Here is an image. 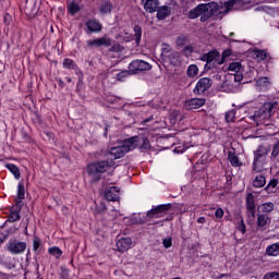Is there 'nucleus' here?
<instances>
[{"mask_svg":"<svg viewBox=\"0 0 279 279\" xmlns=\"http://www.w3.org/2000/svg\"><path fill=\"white\" fill-rule=\"evenodd\" d=\"M214 14H219V3H202L189 12V19L193 20L201 16L202 23H206V21L209 20L210 16H214Z\"/></svg>","mask_w":279,"mask_h":279,"instance_id":"1","label":"nucleus"},{"mask_svg":"<svg viewBox=\"0 0 279 279\" xmlns=\"http://www.w3.org/2000/svg\"><path fill=\"white\" fill-rule=\"evenodd\" d=\"M137 143V137L124 140L118 146H113L109 149L108 158H110V160H119V158H123V156H125L129 151L136 149Z\"/></svg>","mask_w":279,"mask_h":279,"instance_id":"2","label":"nucleus"},{"mask_svg":"<svg viewBox=\"0 0 279 279\" xmlns=\"http://www.w3.org/2000/svg\"><path fill=\"white\" fill-rule=\"evenodd\" d=\"M252 10L250 1L245 0H227L218 4V14H228L229 12H245Z\"/></svg>","mask_w":279,"mask_h":279,"instance_id":"3","label":"nucleus"},{"mask_svg":"<svg viewBox=\"0 0 279 279\" xmlns=\"http://www.w3.org/2000/svg\"><path fill=\"white\" fill-rule=\"evenodd\" d=\"M278 104L276 102H265L259 109L254 111V114H251L248 119L258 123V121H266V119H271L274 114V108H276Z\"/></svg>","mask_w":279,"mask_h":279,"instance_id":"4","label":"nucleus"},{"mask_svg":"<svg viewBox=\"0 0 279 279\" xmlns=\"http://www.w3.org/2000/svg\"><path fill=\"white\" fill-rule=\"evenodd\" d=\"M110 167H114L113 160L93 162L87 166V173L88 175H92V180H94V182H97V180H99V175L96 177L97 173H106Z\"/></svg>","mask_w":279,"mask_h":279,"instance_id":"5","label":"nucleus"},{"mask_svg":"<svg viewBox=\"0 0 279 279\" xmlns=\"http://www.w3.org/2000/svg\"><path fill=\"white\" fill-rule=\"evenodd\" d=\"M228 71H230L229 80H234L235 84L243 82V73L245 68L241 64V61H233L229 64Z\"/></svg>","mask_w":279,"mask_h":279,"instance_id":"6","label":"nucleus"},{"mask_svg":"<svg viewBox=\"0 0 279 279\" xmlns=\"http://www.w3.org/2000/svg\"><path fill=\"white\" fill-rule=\"evenodd\" d=\"M219 58V51L217 50H213L203 54V62H207L205 69H210L211 64H223V60H220Z\"/></svg>","mask_w":279,"mask_h":279,"instance_id":"7","label":"nucleus"},{"mask_svg":"<svg viewBox=\"0 0 279 279\" xmlns=\"http://www.w3.org/2000/svg\"><path fill=\"white\" fill-rule=\"evenodd\" d=\"M7 250L11 254H23L27 250V243L19 240H10L7 244Z\"/></svg>","mask_w":279,"mask_h":279,"instance_id":"8","label":"nucleus"},{"mask_svg":"<svg viewBox=\"0 0 279 279\" xmlns=\"http://www.w3.org/2000/svg\"><path fill=\"white\" fill-rule=\"evenodd\" d=\"M151 64L143 60H134L129 64V71L134 74L141 71H150Z\"/></svg>","mask_w":279,"mask_h":279,"instance_id":"9","label":"nucleus"},{"mask_svg":"<svg viewBox=\"0 0 279 279\" xmlns=\"http://www.w3.org/2000/svg\"><path fill=\"white\" fill-rule=\"evenodd\" d=\"M213 86V80L208 77H202L196 83V86L194 88L195 95H202L208 90Z\"/></svg>","mask_w":279,"mask_h":279,"instance_id":"10","label":"nucleus"},{"mask_svg":"<svg viewBox=\"0 0 279 279\" xmlns=\"http://www.w3.org/2000/svg\"><path fill=\"white\" fill-rule=\"evenodd\" d=\"M87 47H111L112 39L108 36H104L100 38H94L86 41Z\"/></svg>","mask_w":279,"mask_h":279,"instance_id":"11","label":"nucleus"},{"mask_svg":"<svg viewBox=\"0 0 279 279\" xmlns=\"http://www.w3.org/2000/svg\"><path fill=\"white\" fill-rule=\"evenodd\" d=\"M119 195H121V189L117 186H110L105 190V197L108 202L119 201Z\"/></svg>","mask_w":279,"mask_h":279,"instance_id":"12","label":"nucleus"},{"mask_svg":"<svg viewBox=\"0 0 279 279\" xmlns=\"http://www.w3.org/2000/svg\"><path fill=\"white\" fill-rule=\"evenodd\" d=\"M206 105V100L204 98H192L187 99L184 104L186 110H197L202 108V106Z\"/></svg>","mask_w":279,"mask_h":279,"instance_id":"13","label":"nucleus"},{"mask_svg":"<svg viewBox=\"0 0 279 279\" xmlns=\"http://www.w3.org/2000/svg\"><path fill=\"white\" fill-rule=\"evenodd\" d=\"M169 210V205H159L156 208L150 209L147 211L148 219H158L162 217V213Z\"/></svg>","mask_w":279,"mask_h":279,"instance_id":"14","label":"nucleus"},{"mask_svg":"<svg viewBox=\"0 0 279 279\" xmlns=\"http://www.w3.org/2000/svg\"><path fill=\"white\" fill-rule=\"evenodd\" d=\"M86 27L89 34H99V32H101V29L104 28L101 23H99V21L97 20H88L86 22Z\"/></svg>","mask_w":279,"mask_h":279,"instance_id":"15","label":"nucleus"},{"mask_svg":"<svg viewBox=\"0 0 279 279\" xmlns=\"http://www.w3.org/2000/svg\"><path fill=\"white\" fill-rule=\"evenodd\" d=\"M116 247L118 252H128L132 247V240L130 238H121L117 241Z\"/></svg>","mask_w":279,"mask_h":279,"instance_id":"16","label":"nucleus"},{"mask_svg":"<svg viewBox=\"0 0 279 279\" xmlns=\"http://www.w3.org/2000/svg\"><path fill=\"white\" fill-rule=\"evenodd\" d=\"M271 87V81L269 77H260L256 81V88L262 93H266Z\"/></svg>","mask_w":279,"mask_h":279,"instance_id":"17","label":"nucleus"},{"mask_svg":"<svg viewBox=\"0 0 279 279\" xmlns=\"http://www.w3.org/2000/svg\"><path fill=\"white\" fill-rule=\"evenodd\" d=\"M269 154V147L267 146H258V148L254 151L255 160H267V155Z\"/></svg>","mask_w":279,"mask_h":279,"instance_id":"18","label":"nucleus"},{"mask_svg":"<svg viewBox=\"0 0 279 279\" xmlns=\"http://www.w3.org/2000/svg\"><path fill=\"white\" fill-rule=\"evenodd\" d=\"M144 3V9L146 12H149L150 14L156 12L158 10V5H160V2L158 0H142Z\"/></svg>","mask_w":279,"mask_h":279,"instance_id":"19","label":"nucleus"},{"mask_svg":"<svg viewBox=\"0 0 279 279\" xmlns=\"http://www.w3.org/2000/svg\"><path fill=\"white\" fill-rule=\"evenodd\" d=\"M234 80H230V75L228 76V80H226L222 83V90H225V93H234L236 90V87L239 86V83L234 82Z\"/></svg>","mask_w":279,"mask_h":279,"instance_id":"20","label":"nucleus"},{"mask_svg":"<svg viewBox=\"0 0 279 279\" xmlns=\"http://www.w3.org/2000/svg\"><path fill=\"white\" fill-rule=\"evenodd\" d=\"M246 208L251 213L252 217L256 215V204L254 203V195L247 194L246 196Z\"/></svg>","mask_w":279,"mask_h":279,"instance_id":"21","label":"nucleus"},{"mask_svg":"<svg viewBox=\"0 0 279 279\" xmlns=\"http://www.w3.org/2000/svg\"><path fill=\"white\" fill-rule=\"evenodd\" d=\"M133 138H137L136 147L140 146V149H150L151 145L149 144V140L147 137L133 136Z\"/></svg>","mask_w":279,"mask_h":279,"instance_id":"22","label":"nucleus"},{"mask_svg":"<svg viewBox=\"0 0 279 279\" xmlns=\"http://www.w3.org/2000/svg\"><path fill=\"white\" fill-rule=\"evenodd\" d=\"M81 10H82V7H80V2L75 0L68 4V11H69V14H71V16H75V14H77V12H80Z\"/></svg>","mask_w":279,"mask_h":279,"instance_id":"23","label":"nucleus"},{"mask_svg":"<svg viewBox=\"0 0 279 279\" xmlns=\"http://www.w3.org/2000/svg\"><path fill=\"white\" fill-rule=\"evenodd\" d=\"M253 171L255 173H262V171H265V159H254Z\"/></svg>","mask_w":279,"mask_h":279,"instance_id":"24","label":"nucleus"},{"mask_svg":"<svg viewBox=\"0 0 279 279\" xmlns=\"http://www.w3.org/2000/svg\"><path fill=\"white\" fill-rule=\"evenodd\" d=\"M276 205L271 202L264 203L258 206V213H264L265 215H269L274 210Z\"/></svg>","mask_w":279,"mask_h":279,"instance_id":"25","label":"nucleus"},{"mask_svg":"<svg viewBox=\"0 0 279 279\" xmlns=\"http://www.w3.org/2000/svg\"><path fill=\"white\" fill-rule=\"evenodd\" d=\"M169 14H171V9H169V7H161L157 10V19L159 21H165Z\"/></svg>","mask_w":279,"mask_h":279,"instance_id":"26","label":"nucleus"},{"mask_svg":"<svg viewBox=\"0 0 279 279\" xmlns=\"http://www.w3.org/2000/svg\"><path fill=\"white\" fill-rule=\"evenodd\" d=\"M266 184L267 180L265 179V175L259 174L253 180V186L255 189H263V186H265Z\"/></svg>","mask_w":279,"mask_h":279,"instance_id":"27","label":"nucleus"},{"mask_svg":"<svg viewBox=\"0 0 279 279\" xmlns=\"http://www.w3.org/2000/svg\"><path fill=\"white\" fill-rule=\"evenodd\" d=\"M266 254L268 256H279V242H276V243L269 245L266 248Z\"/></svg>","mask_w":279,"mask_h":279,"instance_id":"28","label":"nucleus"},{"mask_svg":"<svg viewBox=\"0 0 279 279\" xmlns=\"http://www.w3.org/2000/svg\"><path fill=\"white\" fill-rule=\"evenodd\" d=\"M165 60H169L170 64H178L180 62V52L172 51L167 57H165Z\"/></svg>","mask_w":279,"mask_h":279,"instance_id":"29","label":"nucleus"},{"mask_svg":"<svg viewBox=\"0 0 279 279\" xmlns=\"http://www.w3.org/2000/svg\"><path fill=\"white\" fill-rule=\"evenodd\" d=\"M5 168L10 170L12 175H14L15 180H20L21 179V171L19 170V167H16V165H14V163H7Z\"/></svg>","mask_w":279,"mask_h":279,"instance_id":"30","label":"nucleus"},{"mask_svg":"<svg viewBox=\"0 0 279 279\" xmlns=\"http://www.w3.org/2000/svg\"><path fill=\"white\" fill-rule=\"evenodd\" d=\"M101 14H110L112 12V2L110 1H105L100 4L99 8Z\"/></svg>","mask_w":279,"mask_h":279,"instance_id":"31","label":"nucleus"},{"mask_svg":"<svg viewBox=\"0 0 279 279\" xmlns=\"http://www.w3.org/2000/svg\"><path fill=\"white\" fill-rule=\"evenodd\" d=\"M269 223V216L260 214L257 217V226L258 228H265Z\"/></svg>","mask_w":279,"mask_h":279,"instance_id":"32","label":"nucleus"},{"mask_svg":"<svg viewBox=\"0 0 279 279\" xmlns=\"http://www.w3.org/2000/svg\"><path fill=\"white\" fill-rule=\"evenodd\" d=\"M187 77H197V74L199 73V68H197L196 64H191L187 68Z\"/></svg>","mask_w":279,"mask_h":279,"instance_id":"33","label":"nucleus"},{"mask_svg":"<svg viewBox=\"0 0 279 279\" xmlns=\"http://www.w3.org/2000/svg\"><path fill=\"white\" fill-rule=\"evenodd\" d=\"M228 159L232 167H241V161L239 160V157L234 155L233 153H229Z\"/></svg>","mask_w":279,"mask_h":279,"instance_id":"34","label":"nucleus"},{"mask_svg":"<svg viewBox=\"0 0 279 279\" xmlns=\"http://www.w3.org/2000/svg\"><path fill=\"white\" fill-rule=\"evenodd\" d=\"M225 119H226L227 123H234V119H236V110H234V109L229 110L226 113Z\"/></svg>","mask_w":279,"mask_h":279,"instance_id":"35","label":"nucleus"},{"mask_svg":"<svg viewBox=\"0 0 279 279\" xmlns=\"http://www.w3.org/2000/svg\"><path fill=\"white\" fill-rule=\"evenodd\" d=\"M48 254L54 256V258H60V256H62V250L58 246H52L48 248Z\"/></svg>","mask_w":279,"mask_h":279,"instance_id":"36","label":"nucleus"},{"mask_svg":"<svg viewBox=\"0 0 279 279\" xmlns=\"http://www.w3.org/2000/svg\"><path fill=\"white\" fill-rule=\"evenodd\" d=\"M141 36H143V29L141 28V26L136 25L134 27V37L136 45H141Z\"/></svg>","mask_w":279,"mask_h":279,"instance_id":"37","label":"nucleus"},{"mask_svg":"<svg viewBox=\"0 0 279 279\" xmlns=\"http://www.w3.org/2000/svg\"><path fill=\"white\" fill-rule=\"evenodd\" d=\"M172 51L173 50H172L171 46H169V44H162V46H161L162 58H167V56H169Z\"/></svg>","mask_w":279,"mask_h":279,"instance_id":"38","label":"nucleus"},{"mask_svg":"<svg viewBox=\"0 0 279 279\" xmlns=\"http://www.w3.org/2000/svg\"><path fill=\"white\" fill-rule=\"evenodd\" d=\"M254 56L258 61H263L267 59V52H265V50H255Z\"/></svg>","mask_w":279,"mask_h":279,"instance_id":"39","label":"nucleus"},{"mask_svg":"<svg viewBox=\"0 0 279 279\" xmlns=\"http://www.w3.org/2000/svg\"><path fill=\"white\" fill-rule=\"evenodd\" d=\"M17 199H25V185L23 183L17 185Z\"/></svg>","mask_w":279,"mask_h":279,"instance_id":"40","label":"nucleus"},{"mask_svg":"<svg viewBox=\"0 0 279 279\" xmlns=\"http://www.w3.org/2000/svg\"><path fill=\"white\" fill-rule=\"evenodd\" d=\"M63 69H75V62L72 59H64L63 60Z\"/></svg>","mask_w":279,"mask_h":279,"instance_id":"41","label":"nucleus"},{"mask_svg":"<svg viewBox=\"0 0 279 279\" xmlns=\"http://www.w3.org/2000/svg\"><path fill=\"white\" fill-rule=\"evenodd\" d=\"M128 75H130V71H122L116 75V80H118V82H125Z\"/></svg>","mask_w":279,"mask_h":279,"instance_id":"42","label":"nucleus"},{"mask_svg":"<svg viewBox=\"0 0 279 279\" xmlns=\"http://www.w3.org/2000/svg\"><path fill=\"white\" fill-rule=\"evenodd\" d=\"M21 219V215H19V211H12L9 216V221L14 222L19 221Z\"/></svg>","mask_w":279,"mask_h":279,"instance_id":"43","label":"nucleus"},{"mask_svg":"<svg viewBox=\"0 0 279 279\" xmlns=\"http://www.w3.org/2000/svg\"><path fill=\"white\" fill-rule=\"evenodd\" d=\"M187 38L186 36H179L177 38V45L178 47H184V45H186Z\"/></svg>","mask_w":279,"mask_h":279,"instance_id":"44","label":"nucleus"},{"mask_svg":"<svg viewBox=\"0 0 279 279\" xmlns=\"http://www.w3.org/2000/svg\"><path fill=\"white\" fill-rule=\"evenodd\" d=\"M39 247H40V238L35 236L33 240V251L38 252Z\"/></svg>","mask_w":279,"mask_h":279,"instance_id":"45","label":"nucleus"},{"mask_svg":"<svg viewBox=\"0 0 279 279\" xmlns=\"http://www.w3.org/2000/svg\"><path fill=\"white\" fill-rule=\"evenodd\" d=\"M193 51H194L193 45H187L183 49V53H184V56H186V58H189V56H191V53H193Z\"/></svg>","mask_w":279,"mask_h":279,"instance_id":"46","label":"nucleus"},{"mask_svg":"<svg viewBox=\"0 0 279 279\" xmlns=\"http://www.w3.org/2000/svg\"><path fill=\"white\" fill-rule=\"evenodd\" d=\"M271 156L272 158H277V156H279V141L274 144Z\"/></svg>","mask_w":279,"mask_h":279,"instance_id":"47","label":"nucleus"},{"mask_svg":"<svg viewBox=\"0 0 279 279\" xmlns=\"http://www.w3.org/2000/svg\"><path fill=\"white\" fill-rule=\"evenodd\" d=\"M162 244H163V247H166V250H169V247L173 245V242L171 241V238H166L162 240Z\"/></svg>","mask_w":279,"mask_h":279,"instance_id":"48","label":"nucleus"},{"mask_svg":"<svg viewBox=\"0 0 279 279\" xmlns=\"http://www.w3.org/2000/svg\"><path fill=\"white\" fill-rule=\"evenodd\" d=\"M223 215H225V213H223V209H222L221 207H219L218 209H216V211H215V217H216V219H222V218H223Z\"/></svg>","mask_w":279,"mask_h":279,"instance_id":"49","label":"nucleus"},{"mask_svg":"<svg viewBox=\"0 0 279 279\" xmlns=\"http://www.w3.org/2000/svg\"><path fill=\"white\" fill-rule=\"evenodd\" d=\"M264 279H279V272L267 274Z\"/></svg>","mask_w":279,"mask_h":279,"instance_id":"50","label":"nucleus"},{"mask_svg":"<svg viewBox=\"0 0 279 279\" xmlns=\"http://www.w3.org/2000/svg\"><path fill=\"white\" fill-rule=\"evenodd\" d=\"M239 230H240V232H242V234H245L246 229H245V222H243V220H241V223L239 226Z\"/></svg>","mask_w":279,"mask_h":279,"instance_id":"51","label":"nucleus"},{"mask_svg":"<svg viewBox=\"0 0 279 279\" xmlns=\"http://www.w3.org/2000/svg\"><path fill=\"white\" fill-rule=\"evenodd\" d=\"M228 56H230V51L225 50V51L222 52V57H221L220 60H223V62H226V58H228Z\"/></svg>","mask_w":279,"mask_h":279,"instance_id":"52","label":"nucleus"},{"mask_svg":"<svg viewBox=\"0 0 279 279\" xmlns=\"http://www.w3.org/2000/svg\"><path fill=\"white\" fill-rule=\"evenodd\" d=\"M268 186H271L272 189H276V186H278V181H277V180H271V181L268 183Z\"/></svg>","mask_w":279,"mask_h":279,"instance_id":"53","label":"nucleus"},{"mask_svg":"<svg viewBox=\"0 0 279 279\" xmlns=\"http://www.w3.org/2000/svg\"><path fill=\"white\" fill-rule=\"evenodd\" d=\"M106 210V204L101 203L100 207H98V213H104Z\"/></svg>","mask_w":279,"mask_h":279,"instance_id":"54","label":"nucleus"},{"mask_svg":"<svg viewBox=\"0 0 279 279\" xmlns=\"http://www.w3.org/2000/svg\"><path fill=\"white\" fill-rule=\"evenodd\" d=\"M197 223H206V218L205 217H199L197 219Z\"/></svg>","mask_w":279,"mask_h":279,"instance_id":"55","label":"nucleus"},{"mask_svg":"<svg viewBox=\"0 0 279 279\" xmlns=\"http://www.w3.org/2000/svg\"><path fill=\"white\" fill-rule=\"evenodd\" d=\"M151 119H153V118L146 119V120L144 121V123H149V121H150Z\"/></svg>","mask_w":279,"mask_h":279,"instance_id":"56","label":"nucleus"},{"mask_svg":"<svg viewBox=\"0 0 279 279\" xmlns=\"http://www.w3.org/2000/svg\"><path fill=\"white\" fill-rule=\"evenodd\" d=\"M240 110H245V108H244V107H241Z\"/></svg>","mask_w":279,"mask_h":279,"instance_id":"57","label":"nucleus"}]
</instances>
